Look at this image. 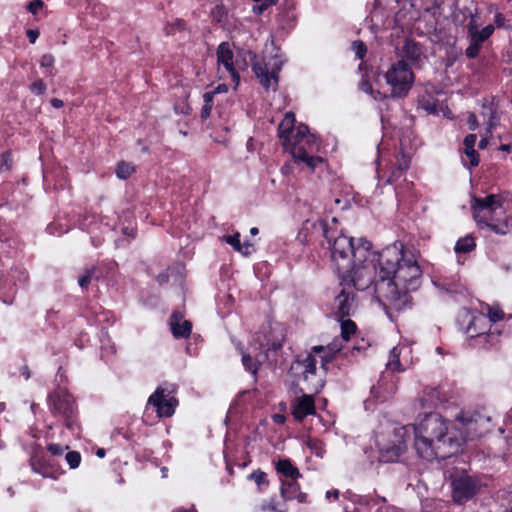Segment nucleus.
<instances>
[{
    "instance_id": "nucleus-1",
    "label": "nucleus",
    "mask_w": 512,
    "mask_h": 512,
    "mask_svg": "<svg viewBox=\"0 0 512 512\" xmlns=\"http://www.w3.org/2000/svg\"><path fill=\"white\" fill-rule=\"evenodd\" d=\"M324 236L330 245L331 259L337 273L347 272L353 260L361 262L369 256L379 276L376 282V298L379 303L386 309L396 311L410 303V293L420 287L422 278V269L414 251L398 241L380 252H374L367 240L359 239L355 246L352 237L342 233L333 237L326 229Z\"/></svg>"
},
{
    "instance_id": "nucleus-2",
    "label": "nucleus",
    "mask_w": 512,
    "mask_h": 512,
    "mask_svg": "<svg viewBox=\"0 0 512 512\" xmlns=\"http://www.w3.org/2000/svg\"><path fill=\"white\" fill-rule=\"evenodd\" d=\"M475 426L476 421L464 414L458 415L456 423L451 424L438 413L429 412L419 417L416 424L396 429L395 434L401 438L399 444H406L413 434L417 454L431 461L456 454L467 439L474 437Z\"/></svg>"
},
{
    "instance_id": "nucleus-3",
    "label": "nucleus",
    "mask_w": 512,
    "mask_h": 512,
    "mask_svg": "<svg viewBox=\"0 0 512 512\" xmlns=\"http://www.w3.org/2000/svg\"><path fill=\"white\" fill-rule=\"evenodd\" d=\"M503 209V198L498 194L485 197H473L471 210L473 219L481 229L484 227L497 235H506L512 231V216L500 217L498 210Z\"/></svg>"
},
{
    "instance_id": "nucleus-4",
    "label": "nucleus",
    "mask_w": 512,
    "mask_h": 512,
    "mask_svg": "<svg viewBox=\"0 0 512 512\" xmlns=\"http://www.w3.org/2000/svg\"><path fill=\"white\" fill-rule=\"evenodd\" d=\"M285 62V59L280 55L274 57H263L261 60L257 59V55L250 50H241L237 53L235 58V71L247 70L248 66L252 65V70L259 80L260 84L265 90H275L278 85V74Z\"/></svg>"
},
{
    "instance_id": "nucleus-5",
    "label": "nucleus",
    "mask_w": 512,
    "mask_h": 512,
    "mask_svg": "<svg viewBox=\"0 0 512 512\" xmlns=\"http://www.w3.org/2000/svg\"><path fill=\"white\" fill-rule=\"evenodd\" d=\"M283 342L284 335L280 327L270 326L268 330L257 332L250 343L251 351L247 353L240 349L245 370L255 376L260 365L268 359V352L280 349Z\"/></svg>"
},
{
    "instance_id": "nucleus-6",
    "label": "nucleus",
    "mask_w": 512,
    "mask_h": 512,
    "mask_svg": "<svg viewBox=\"0 0 512 512\" xmlns=\"http://www.w3.org/2000/svg\"><path fill=\"white\" fill-rule=\"evenodd\" d=\"M296 162L304 163L311 172L319 166H322L324 160L320 156L314 155L319 151L317 138L309 133L306 125L296 127V133L292 138H285V148Z\"/></svg>"
},
{
    "instance_id": "nucleus-7",
    "label": "nucleus",
    "mask_w": 512,
    "mask_h": 512,
    "mask_svg": "<svg viewBox=\"0 0 512 512\" xmlns=\"http://www.w3.org/2000/svg\"><path fill=\"white\" fill-rule=\"evenodd\" d=\"M386 83L391 87L393 97H405L412 88L415 75L403 59L392 63L384 73Z\"/></svg>"
},
{
    "instance_id": "nucleus-8",
    "label": "nucleus",
    "mask_w": 512,
    "mask_h": 512,
    "mask_svg": "<svg viewBox=\"0 0 512 512\" xmlns=\"http://www.w3.org/2000/svg\"><path fill=\"white\" fill-rule=\"evenodd\" d=\"M343 281H350L357 290H365L374 283V292L376 293V282L379 276L376 274L371 257L363 259L361 262L353 260L352 267L344 273H338Z\"/></svg>"
},
{
    "instance_id": "nucleus-9",
    "label": "nucleus",
    "mask_w": 512,
    "mask_h": 512,
    "mask_svg": "<svg viewBox=\"0 0 512 512\" xmlns=\"http://www.w3.org/2000/svg\"><path fill=\"white\" fill-rule=\"evenodd\" d=\"M49 410L54 416L61 417L69 429L75 424V402L73 397L64 389L53 391L48 396Z\"/></svg>"
},
{
    "instance_id": "nucleus-10",
    "label": "nucleus",
    "mask_w": 512,
    "mask_h": 512,
    "mask_svg": "<svg viewBox=\"0 0 512 512\" xmlns=\"http://www.w3.org/2000/svg\"><path fill=\"white\" fill-rule=\"evenodd\" d=\"M174 392V387L169 389L167 387L159 386L148 398L147 405H151L155 408L156 414L159 418H169L175 413V409L178 406V400L173 395Z\"/></svg>"
},
{
    "instance_id": "nucleus-11",
    "label": "nucleus",
    "mask_w": 512,
    "mask_h": 512,
    "mask_svg": "<svg viewBox=\"0 0 512 512\" xmlns=\"http://www.w3.org/2000/svg\"><path fill=\"white\" fill-rule=\"evenodd\" d=\"M495 27L493 24H488L480 28L474 18L467 24V35L469 46L465 50V55L469 59L476 58L486 40H488L494 33Z\"/></svg>"
},
{
    "instance_id": "nucleus-12",
    "label": "nucleus",
    "mask_w": 512,
    "mask_h": 512,
    "mask_svg": "<svg viewBox=\"0 0 512 512\" xmlns=\"http://www.w3.org/2000/svg\"><path fill=\"white\" fill-rule=\"evenodd\" d=\"M217 63L218 69L221 67L231 76L235 86L237 87L240 82V75L235 71V57L228 42H222L217 48Z\"/></svg>"
},
{
    "instance_id": "nucleus-13",
    "label": "nucleus",
    "mask_w": 512,
    "mask_h": 512,
    "mask_svg": "<svg viewBox=\"0 0 512 512\" xmlns=\"http://www.w3.org/2000/svg\"><path fill=\"white\" fill-rule=\"evenodd\" d=\"M397 378L390 374L384 373L376 386L371 388V395L380 402H384L391 398L397 391Z\"/></svg>"
},
{
    "instance_id": "nucleus-14",
    "label": "nucleus",
    "mask_w": 512,
    "mask_h": 512,
    "mask_svg": "<svg viewBox=\"0 0 512 512\" xmlns=\"http://www.w3.org/2000/svg\"><path fill=\"white\" fill-rule=\"evenodd\" d=\"M291 414L297 421H302L308 416L315 415L314 397L307 394L296 397L291 403Z\"/></svg>"
},
{
    "instance_id": "nucleus-15",
    "label": "nucleus",
    "mask_w": 512,
    "mask_h": 512,
    "mask_svg": "<svg viewBox=\"0 0 512 512\" xmlns=\"http://www.w3.org/2000/svg\"><path fill=\"white\" fill-rule=\"evenodd\" d=\"M452 488L453 499L456 502H464L476 493L477 486L470 477L463 476L452 481Z\"/></svg>"
},
{
    "instance_id": "nucleus-16",
    "label": "nucleus",
    "mask_w": 512,
    "mask_h": 512,
    "mask_svg": "<svg viewBox=\"0 0 512 512\" xmlns=\"http://www.w3.org/2000/svg\"><path fill=\"white\" fill-rule=\"evenodd\" d=\"M30 466L33 472L44 478L57 479L62 473L50 459L44 455H35L30 459Z\"/></svg>"
},
{
    "instance_id": "nucleus-17",
    "label": "nucleus",
    "mask_w": 512,
    "mask_h": 512,
    "mask_svg": "<svg viewBox=\"0 0 512 512\" xmlns=\"http://www.w3.org/2000/svg\"><path fill=\"white\" fill-rule=\"evenodd\" d=\"M355 308V296L350 290L342 289L335 297L334 313L339 318L350 316Z\"/></svg>"
},
{
    "instance_id": "nucleus-18",
    "label": "nucleus",
    "mask_w": 512,
    "mask_h": 512,
    "mask_svg": "<svg viewBox=\"0 0 512 512\" xmlns=\"http://www.w3.org/2000/svg\"><path fill=\"white\" fill-rule=\"evenodd\" d=\"M343 346L338 339H334L327 346H314L312 352L320 361L322 368L326 369L327 364L334 358L335 354L342 350Z\"/></svg>"
},
{
    "instance_id": "nucleus-19",
    "label": "nucleus",
    "mask_w": 512,
    "mask_h": 512,
    "mask_svg": "<svg viewBox=\"0 0 512 512\" xmlns=\"http://www.w3.org/2000/svg\"><path fill=\"white\" fill-rule=\"evenodd\" d=\"M171 330L175 338H187L191 334L192 324L188 320H183L179 312H174L170 319Z\"/></svg>"
},
{
    "instance_id": "nucleus-20",
    "label": "nucleus",
    "mask_w": 512,
    "mask_h": 512,
    "mask_svg": "<svg viewBox=\"0 0 512 512\" xmlns=\"http://www.w3.org/2000/svg\"><path fill=\"white\" fill-rule=\"evenodd\" d=\"M422 48L414 40L407 39L400 51V56L409 60L412 64H417L422 57Z\"/></svg>"
},
{
    "instance_id": "nucleus-21",
    "label": "nucleus",
    "mask_w": 512,
    "mask_h": 512,
    "mask_svg": "<svg viewBox=\"0 0 512 512\" xmlns=\"http://www.w3.org/2000/svg\"><path fill=\"white\" fill-rule=\"evenodd\" d=\"M295 115L292 112H287L278 126V136L282 141V145L285 148V138H292V135L296 133Z\"/></svg>"
},
{
    "instance_id": "nucleus-22",
    "label": "nucleus",
    "mask_w": 512,
    "mask_h": 512,
    "mask_svg": "<svg viewBox=\"0 0 512 512\" xmlns=\"http://www.w3.org/2000/svg\"><path fill=\"white\" fill-rule=\"evenodd\" d=\"M410 167V157L405 154H401L397 159L395 168L391 171L388 178L390 184L395 183Z\"/></svg>"
},
{
    "instance_id": "nucleus-23",
    "label": "nucleus",
    "mask_w": 512,
    "mask_h": 512,
    "mask_svg": "<svg viewBox=\"0 0 512 512\" xmlns=\"http://www.w3.org/2000/svg\"><path fill=\"white\" fill-rule=\"evenodd\" d=\"M276 470L279 474L288 478V480H296L300 477L299 470L288 459L279 460L276 463Z\"/></svg>"
},
{
    "instance_id": "nucleus-24",
    "label": "nucleus",
    "mask_w": 512,
    "mask_h": 512,
    "mask_svg": "<svg viewBox=\"0 0 512 512\" xmlns=\"http://www.w3.org/2000/svg\"><path fill=\"white\" fill-rule=\"evenodd\" d=\"M318 363V359L316 355L311 351L305 359L299 363L303 368V377L304 380L307 381L310 375H314L316 372V364Z\"/></svg>"
},
{
    "instance_id": "nucleus-25",
    "label": "nucleus",
    "mask_w": 512,
    "mask_h": 512,
    "mask_svg": "<svg viewBox=\"0 0 512 512\" xmlns=\"http://www.w3.org/2000/svg\"><path fill=\"white\" fill-rule=\"evenodd\" d=\"M437 391L429 388L423 391V396L419 398L418 403L422 409H431L436 405Z\"/></svg>"
},
{
    "instance_id": "nucleus-26",
    "label": "nucleus",
    "mask_w": 512,
    "mask_h": 512,
    "mask_svg": "<svg viewBox=\"0 0 512 512\" xmlns=\"http://www.w3.org/2000/svg\"><path fill=\"white\" fill-rule=\"evenodd\" d=\"M299 485L295 480H285L281 484V496L284 500H291L296 497Z\"/></svg>"
},
{
    "instance_id": "nucleus-27",
    "label": "nucleus",
    "mask_w": 512,
    "mask_h": 512,
    "mask_svg": "<svg viewBox=\"0 0 512 512\" xmlns=\"http://www.w3.org/2000/svg\"><path fill=\"white\" fill-rule=\"evenodd\" d=\"M340 327L341 335L340 338H337L340 344H342L343 341L348 342L351 339V336L354 335L357 330L356 324L349 319L342 320Z\"/></svg>"
},
{
    "instance_id": "nucleus-28",
    "label": "nucleus",
    "mask_w": 512,
    "mask_h": 512,
    "mask_svg": "<svg viewBox=\"0 0 512 512\" xmlns=\"http://www.w3.org/2000/svg\"><path fill=\"white\" fill-rule=\"evenodd\" d=\"M476 247L475 239L472 235H466L460 238L454 247L456 253H468Z\"/></svg>"
},
{
    "instance_id": "nucleus-29",
    "label": "nucleus",
    "mask_w": 512,
    "mask_h": 512,
    "mask_svg": "<svg viewBox=\"0 0 512 512\" xmlns=\"http://www.w3.org/2000/svg\"><path fill=\"white\" fill-rule=\"evenodd\" d=\"M400 354H401V349L398 346H395L390 350L389 359L386 364V367L388 370H390L392 372L403 371V369L401 367L400 359H399Z\"/></svg>"
},
{
    "instance_id": "nucleus-30",
    "label": "nucleus",
    "mask_w": 512,
    "mask_h": 512,
    "mask_svg": "<svg viewBox=\"0 0 512 512\" xmlns=\"http://www.w3.org/2000/svg\"><path fill=\"white\" fill-rule=\"evenodd\" d=\"M98 269L95 266H92L90 268H87L83 275H81L78 278V284L81 288H87L90 284L92 278L98 279L100 277L99 274H97Z\"/></svg>"
},
{
    "instance_id": "nucleus-31",
    "label": "nucleus",
    "mask_w": 512,
    "mask_h": 512,
    "mask_svg": "<svg viewBox=\"0 0 512 512\" xmlns=\"http://www.w3.org/2000/svg\"><path fill=\"white\" fill-rule=\"evenodd\" d=\"M134 171V166L127 162L118 163L115 170L117 177L123 180L129 178L134 173Z\"/></svg>"
},
{
    "instance_id": "nucleus-32",
    "label": "nucleus",
    "mask_w": 512,
    "mask_h": 512,
    "mask_svg": "<svg viewBox=\"0 0 512 512\" xmlns=\"http://www.w3.org/2000/svg\"><path fill=\"white\" fill-rule=\"evenodd\" d=\"M464 165L469 164L471 167H476L479 164V155L475 148L464 147V157L462 158Z\"/></svg>"
},
{
    "instance_id": "nucleus-33",
    "label": "nucleus",
    "mask_w": 512,
    "mask_h": 512,
    "mask_svg": "<svg viewBox=\"0 0 512 512\" xmlns=\"http://www.w3.org/2000/svg\"><path fill=\"white\" fill-rule=\"evenodd\" d=\"M248 478L256 483L259 491H263L269 485L267 475L262 471L253 472L248 476Z\"/></svg>"
},
{
    "instance_id": "nucleus-34",
    "label": "nucleus",
    "mask_w": 512,
    "mask_h": 512,
    "mask_svg": "<svg viewBox=\"0 0 512 512\" xmlns=\"http://www.w3.org/2000/svg\"><path fill=\"white\" fill-rule=\"evenodd\" d=\"M215 92H206L203 95L204 105L201 110V117L207 118L209 117L212 109L213 104V98H214Z\"/></svg>"
},
{
    "instance_id": "nucleus-35",
    "label": "nucleus",
    "mask_w": 512,
    "mask_h": 512,
    "mask_svg": "<svg viewBox=\"0 0 512 512\" xmlns=\"http://www.w3.org/2000/svg\"><path fill=\"white\" fill-rule=\"evenodd\" d=\"M65 459L71 469H75L81 462V455L77 451H70L66 454Z\"/></svg>"
},
{
    "instance_id": "nucleus-36",
    "label": "nucleus",
    "mask_w": 512,
    "mask_h": 512,
    "mask_svg": "<svg viewBox=\"0 0 512 512\" xmlns=\"http://www.w3.org/2000/svg\"><path fill=\"white\" fill-rule=\"evenodd\" d=\"M359 87L360 89L367 93V94H370L372 95V97L377 100L378 99V96H380L381 98H385L386 96H381V93L380 92H374L373 91V88H372V85L369 83V81L363 79L360 83H359Z\"/></svg>"
},
{
    "instance_id": "nucleus-37",
    "label": "nucleus",
    "mask_w": 512,
    "mask_h": 512,
    "mask_svg": "<svg viewBox=\"0 0 512 512\" xmlns=\"http://www.w3.org/2000/svg\"><path fill=\"white\" fill-rule=\"evenodd\" d=\"M352 50L358 59H363L366 54L367 48L362 41H354L352 44Z\"/></svg>"
},
{
    "instance_id": "nucleus-38",
    "label": "nucleus",
    "mask_w": 512,
    "mask_h": 512,
    "mask_svg": "<svg viewBox=\"0 0 512 512\" xmlns=\"http://www.w3.org/2000/svg\"><path fill=\"white\" fill-rule=\"evenodd\" d=\"M488 317L491 322H497L503 319L504 312L498 307H490L488 310Z\"/></svg>"
},
{
    "instance_id": "nucleus-39",
    "label": "nucleus",
    "mask_w": 512,
    "mask_h": 512,
    "mask_svg": "<svg viewBox=\"0 0 512 512\" xmlns=\"http://www.w3.org/2000/svg\"><path fill=\"white\" fill-rule=\"evenodd\" d=\"M30 89L32 93L36 95H41L44 94V92L46 91V85L43 82V80L39 79L31 84Z\"/></svg>"
},
{
    "instance_id": "nucleus-40",
    "label": "nucleus",
    "mask_w": 512,
    "mask_h": 512,
    "mask_svg": "<svg viewBox=\"0 0 512 512\" xmlns=\"http://www.w3.org/2000/svg\"><path fill=\"white\" fill-rule=\"evenodd\" d=\"M224 240L231 245L236 251H238V248L241 244L240 242V234L235 233L233 235H228L224 237Z\"/></svg>"
},
{
    "instance_id": "nucleus-41",
    "label": "nucleus",
    "mask_w": 512,
    "mask_h": 512,
    "mask_svg": "<svg viewBox=\"0 0 512 512\" xmlns=\"http://www.w3.org/2000/svg\"><path fill=\"white\" fill-rule=\"evenodd\" d=\"M68 447H64L60 444H56V443H51L47 446V449L48 451L54 455V456H60L63 454L64 450L67 449Z\"/></svg>"
},
{
    "instance_id": "nucleus-42",
    "label": "nucleus",
    "mask_w": 512,
    "mask_h": 512,
    "mask_svg": "<svg viewBox=\"0 0 512 512\" xmlns=\"http://www.w3.org/2000/svg\"><path fill=\"white\" fill-rule=\"evenodd\" d=\"M254 251H255V248H254L253 244H251L248 241L244 242L243 244L241 243L238 248V252L244 256H248V255L252 254Z\"/></svg>"
},
{
    "instance_id": "nucleus-43",
    "label": "nucleus",
    "mask_w": 512,
    "mask_h": 512,
    "mask_svg": "<svg viewBox=\"0 0 512 512\" xmlns=\"http://www.w3.org/2000/svg\"><path fill=\"white\" fill-rule=\"evenodd\" d=\"M257 512H283L275 507L273 501L263 503L257 510Z\"/></svg>"
},
{
    "instance_id": "nucleus-44",
    "label": "nucleus",
    "mask_w": 512,
    "mask_h": 512,
    "mask_svg": "<svg viewBox=\"0 0 512 512\" xmlns=\"http://www.w3.org/2000/svg\"><path fill=\"white\" fill-rule=\"evenodd\" d=\"M308 446L315 451L317 456H322V443L319 440L311 439L308 441Z\"/></svg>"
},
{
    "instance_id": "nucleus-45",
    "label": "nucleus",
    "mask_w": 512,
    "mask_h": 512,
    "mask_svg": "<svg viewBox=\"0 0 512 512\" xmlns=\"http://www.w3.org/2000/svg\"><path fill=\"white\" fill-rule=\"evenodd\" d=\"M44 3L42 0H32L29 5H28V10L32 13V14H36L38 13L39 10L42 9Z\"/></svg>"
},
{
    "instance_id": "nucleus-46",
    "label": "nucleus",
    "mask_w": 512,
    "mask_h": 512,
    "mask_svg": "<svg viewBox=\"0 0 512 512\" xmlns=\"http://www.w3.org/2000/svg\"><path fill=\"white\" fill-rule=\"evenodd\" d=\"M506 18L505 16L500 13V12H497L494 16V27H497V28H508L506 25Z\"/></svg>"
},
{
    "instance_id": "nucleus-47",
    "label": "nucleus",
    "mask_w": 512,
    "mask_h": 512,
    "mask_svg": "<svg viewBox=\"0 0 512 512\" xmlns=\"http://www.w3.org/2000/svg\"><path fill=\"white\" fill-rule=\"evenodd\" d=\"M484 320H485L484 317L474 318V321L467 328V333L470 337L479 336L483 333L481 331H476V329H474V325H475L476 321H484Z\"/></svg>"
},
{
    "instance_id": "nucleus-48",
    "label": "nucleus",
    "mask_w": 512,
    "mask_h": 512,
    "mask_svg": "<svg viewBox=\"0 0 512 512\" xmlns=\"http://www.w3.org/2000/svg\"><path fill=\"white\" fill-rule=\"evenodd\" d=\"M467 125L469 130L474 131L478 128L479 123L474 113H470L467 119Z\"/></svg>"
},
{
    "instance_id": "nucleus-49",
    "label": "nucleus",
    "mask_w": 512,
    "mask_h": 512,
    "mask_svg": "<svg viewBox=\"0 0 512 512\" xmlns=\"http://www.w3.org/2000/svg\"><path fill=\"white\" fill-rule=\"evenodd\" d=\"M3 167H5L6 170H10L12 167V159L11 154L9 152H5L2 154L1 168Z\"/></svg>"
},
{
    "instance_id": "nucleus-50",
    "label": "nucleus",
    "mask_w": 512,
    "mask_h": 512,
    "mask_svg": "<svg viewBox=\"0 0 512 512\" xmlns=\"http://www.w3.org/2000/svg\"><path fill=\"white\" fill-rule=\"evenodd\" d=\"M476 140H477L476 134H469V135H467L465 137V139H464V142H463L464 147L465 148H469V149L474 148Z\"/></svg>"
},
{
    "instance_id": "nucleus-51",
    "label": "nucleus",
    "mask_w": 512,
    "mask_h": 512,
    "mask_svg": "<svg viewBox=\"0 0 512 512\" xmlns=\"http://www.w3.org/2000/svg\"><path fill=\"white\" fill-rule=\"evenodd\" d=\"M54 63V58L52 55H43L40 60V64L43 67H51Z\"/></svg>"
},
{
    "instance_id": "nucleus-52",
    "label": "nucleus",
    "mask_w": 512,
    "mask_h": 512,
    "mask_svg": "<svg viewBox=\"0 0 512 512\" xmlns=\"http://www.w3.org/2000/svg\"><path fill=\"white\" fill-rule=\"evenodd\" d=\"M38 36H39V32L36 30H28L27 31V37H28L30 43H35Z\"/></svg>"
},
{
    "instance_id": "nucleus-53",
    "label": "nucleus",
    "mask_w": 512,
    "mask_h": 512,
    "mask_svg": "<svg viewBox=\"0 0 512 512\" xmlns=\"http://www.w3.org/2000/svg\"><path fill=\"white\" fill-rule=\"evenodd\" d=\"M273 421L278 425H283L286 421V416L283 414H274Z\"/></svg>"
},
{
    "instance_id": "nucleus-54",
    "label": "nucleus",
    "mask_w": 512,
    "mask_h": 512,
    "mask_svg": "<svg viewBox=\"0 0 512 512\" xmlns=\"http://www.w3.org/2000/svg\"><path fill=\"white\" fill-rule=\"evenodd\" d=\"M494 114L493 112L490 110V116H489V121H488V128H487V134H491V131L493 129V127L495 126V122H494Z\"/></svg>"
},
{
    "instance_id": "nucleus-55",
    "label": "nucleus",
    "mask_w": 512,
    "mask_h": 512,
    "mask_svg": "<svg viewBox=\"0 0 512 512\" xmlns=\"http://www.w3.org/2000/svg\"><path fill=\"white\" fill-rule=\"evenodd\" d=\"M267 9L266 6H264V3L260 4V5H256L253 7V12L256 13V14H261L263 13L265 10Z\"/></svg>"
},
{
    "instance_id": "nucleus-56",
    "label": "nucleus",
    "mask_w": 512,
    "mask_h": 512,
    "mask_svg": "<svg viewBox=\"0 0 512 512\" xmlns=\"http://www.w3.org/2000/svg\"><path fill=\"white\" fill-rule=\"evenodd\" d=\"M488 143H489V137L488 135L483 137L480 141H479V148L480 149H485L487 146H488Z\"/></svg>"
},
{
    "instance_id": "nucleus-57",
    "label": "nucleus",
    "mask_w": 512,
    "mask_h": 512,
    "mask_svg": "<svg viewBox=\"0 0 512 512\" xmlns=\"http://www.w3.org/2000/svg\"><path fill=\"white\" fill-rule=\"evenodd\" d=\"M50 103L54 108H61L63 106V101L58 98L51 99Z\"/></svg>"
},
{
    "instance_id": "nucleus-58",
    "label": "nucleus",
    "mask_w": 512,
    "mask_h": 512,
    "mask_svg": "<svg viewBox=\"0 0 512 512\" xmlns=\"http://www.w3.org/2000/svg\"><path fill=\"white\" fill-rule=\"evenodd\" d=\"M174 512H197V510L193 506L190 508L180 507L175 509Z\"/></svg>"
},
{
    "instance_id": "nucleus-59",
    "label": "nucleus",
    "mask_w": 512,
    "mask_h": 512,
    "mask_svg": "<svg viewBox=\"0 0 512 512\" xmlns=\"http://www.w3.org/2000/svg\"><path fill=\"white\" fill-rule=\"evenodd\" d=\"M330 496H333L335 499H337L339 497V491L338 490H334L332 492L328 491L326 493V497L330 498Z\"/></svg>"
},
{
    "instance_id": "nucleus-60",
    "label": "nucleus",
    "mask_w": 512,
    "mask_h": 512,
    "mask_svg": "<svg viewBox=\"0 0 512 512\" xmlns=\"http://www.w3.org/2000/svg\"><path fill=\"white\" fill-rule=\"evenodd\" d=\"M305 497H306V495H305V494H303V493H301V492L298 490V493H296V497H295V498H297L299 502H303V501H305Z\"/></svg>"
},
{
    "instance_id": "nucleus-61",
    "label": "nucleus",
    "mask_w": 512,
    "mask_h": 512,
    "mask_svg": "<svg viewBox=\"0 0 512 512\" xmlns=\"http://www.w3.org/2000/svg\"><path fill=\"white\" fill-rule=\"evenodd\" d=\"M263 3H264V6H266L268 8L269 6L275 5L277 3V0H264Z\"/></svg>"
},
{
    "instance_id": "nucleus-62",
    "label": "nucleus",
    "mask_w": 512,
    "mask_h": 512,
    "mask_svg": "<svg viewBox=\"0 0 512 512\" xmlns=\"http://www.w3.org/2000/svg\"><path fill=\"white\" fill-rule=\"evenodd\" d=\"M488 11L489 12H495V14H496L498 12V8H497V6L495 4H491L488 7Z\"/></svg>"
},
{
    "instance_id": "nucleus-63",
    "label": "nucleus",
    "mask_w": 512,
    "mask_h": 512,
    "mask_svg": "<svg viewBox=\"0 0 512 512\" xmlns=\"http://www.w3.org/2000/svg\"><path fill=\"white\" fill-rule=\"evenodd\" d=\"M499 149L502 150V151H505V152H509L510 151V146L507 145V144H503V145L500 146Z\"/></svg>"
},
{
    "instance_id": "nucleus-64",
    "label": "nucleus",
    "mask_w": 512,
    "mask_h": 512,
    "mask_svg": "<svg viewBox=\"0 0 512 512\" xmlns=\"http://www.w3.org/2000/svg\"><path fill=\"white\" fill-rule=\"evenodd\" d=\"M96 455L100 458L104 457L105 456V450L104 449H99L97 452H96Z\"/></svg>"
}]
</instances>
